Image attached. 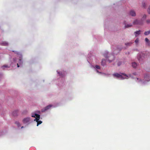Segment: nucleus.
<instances>
[{"mask_svg":"<svg viewBox=\"0 0 150 150\" xmlns=\"http://www.w3.org/2000/svg\"><path fill=\"white\" fill-rule=\"evenodd\" d=\"M114 77L117 78H120L122 79L128 78V76L124 73H121V74L116 73L113 74Z\"/></svg>","mask_w":150,"mask_h":150,"instance_id":"nucleus-1","label":"nucleus"},{"mask_svg":"<svg viewBox=\"0 0 150 150\" xmlns=\"http://www.w3.org/2000/svg\"><path fill=\"white\" fill-rule=\"evenodd\" d=\"M32 117H35V118L34 120H36L37 122V126H38L39 125L41 124L42 122L41 121H39V119L40 118V115L37 114H35L34 115H32Z\"/></svg>","mask_w":150,"mask_h":150,"instance_id":"nucleus-2","label":"nucleus"},{"mask_svg":"<svg viewBox=\"0 0 150 150\" xmlns=\"http://www.w3.org/2000/svg\"><path fill=\"white\" fill-rule=\"evenodd\" d=\"M133 24L134 25H142L143 24V21L142 19H136L133 22Z\"/></svg>","mask_w":150,"mask_h":150,"instance_id":"nucleus-3","label":"nucleus"},{"mask_svg":"<svg viewBox=\"0 0 150 150\" xmlns=\"http://www.w3.org/2000/svg\"><path fill=\"white\" fill-rule=\"evenodd\" d=\"M52 106V105H48L45 107L44 108L42 109L41 110V111L42 112H45L48 109H50Z\"/></svg>","mask_w":150,"mask_h":150,"instance_id":"nucleus-4","label":"nucleus"},{"mask_svg":"<svg viewBox=\"0 0 150 150\" xmlns=\"http://www.w3.org/2000/svg\"><path fill=\"white\" fill-rule=\"evenodd\" d=\"M108 54V52H106V53H105V54H104V56L105 57V58H107ZM110 57H111L112 58V59H108V60L109 62H112V61L113 60L114 58V56L113 55H111L110 56H109V57H108V58H110Z\"/></svg>","mask_w":150,"mask_h":150,"instance_id":"nucleus-5","label":"nucleus"},{"mask_svg":"<svg viewBox=\"0 0 150 150\" xmlns=\"http://www.w3.org/2000/svg\"><path fill=\"white\" fill-rule=\"evenodd\" d=\"M30 121V118L29 117H26L24 118L23 120V122L24 124L28 123Z\"/></svg>","mask_w":150,"mask_h":150,"instance_id":"nucleus-6","label":"nucleus"},{"mask_svg":"<svg viewBox=\"0 0 150 150\" xmlns=\"http://www.w3.org/2000/svg\"><path fill=\"white\" fill-rule=\"evenodd\" d=\"M129 13L132 16H136L135 12L133 10L130 11Z\"/></svg>","mask_w":150,"mask_h":150,"instance_id":"nucleus-7","label":"nucleus"},{"mask_svg":"<svg viewBox=\"0 0 150 150\" xmlns=\"http://www.w3.org/2000/svg\"><path fill=\"white\" fill-rule=\"evenodd\" d=\"M145 40L146 43V44L149 46H150V41H149L147 38H145Z\"/></svg>","mask_w":150,"mask_h":150,"instance_id":"nucleus-8","label":"nucleus"},{"mask_svg":"<svg viewBox=\"0 0 150 150\" xmlns=\"http://www.w3.org/2000/svg\"><path fill=\"white\" fill-rule=\"evenodd\" d=\"M134 34H135V36L137 37L138 35L140 34V31L139 30V31H137L134 32Z\"/></svg>","mask_w":150,"mask_h":150,"instance_id":"nucleus-9","label":"nucleus"},{"mask_svg":"<svg viewBox=\"0 0 150 150\" xmlns=\"http://www.w3.org/2000/svg\"><path fill=\"white\" fill-rule=\"evenodd\" d=\"M132 65L133 67L135 68L137 67V64L136 62H134L132 63Z\"/></svg>","mask_w":150,"mask_h":150,"instance_id":"nucleus-10","label":"nucleus"},{"mask_svg":"<svg viewBox=\"0 0 150 150\" xmlns=\"http://www.w3.org/2000/svg\"><path fill=\"white\" fill-rule=\"evenodd\" d=\"M105 60L103 59L101 61V65L103 66H104L105 64Z\"/></svg>","mask_w":150,"mask_h":150,"instance_id":"nucleus-11","label":"nucleus"},{"mask_svg":"<svg viewBox=\"0 0 150 150\" xmlns=\"http://www.w3.org/2000/svg\"><path fill=\"white\" fill-rule=\"evenodd\" d=\"M132 44V42H130L127 43H125V45H126L127 46H131Z\"/></svg>","mask_w":150,"mask_h":150,"instance_id":"nucleus-12","label":"nucleus"},{"mask_svg":"<svg viewBox=\"0 0 150 150\" xmlns=\"http://www.w3.org/2000/svg\"><path fill=\"white\" fill-rule=\"evenodd\" d=\"M150 34V30L148 31L145 32L144 34L145 35H147Z\"/></svg>","mask_w":150,"mask_h":150,"instance_id":"nucleus-13","label":"nucleus"},{"mask_svg":"<svg viewBox=\"0 0 150 150\" xmlns=\"http://www.w3.org/2000/svg\"><path fill=\"white\" fill-rule=\"evenodd\" d=\"M132 26V24H127V25H125V28H128L129 27H131Z\"/></svg>","mask_w":150,"mask_h":150,"instance_id":"nucleus-14","label":"nucleus"},{"mask_svg":"<svg viewBox=\"0 0 150 150\" xmlns=\"http://www.w3.org/2000/svg\"><path fill=\"white\" fill-rule=\"evenodd\" d=\"M15 123L17 125L18 127H20L21 126V124L19 122H16Z\"/></svg>","mask_w":150,"mask_h":150,"instance_id":"nucleus-15","label":"nucleus"},{"mask_svg":"<svg viewBox=\"0 0 150 150\" xmlns=\"http://www.w3.org/2000/svg\"><path fill=\"white\" fill-rule=\"evenodd\" d=\"M17 111H15L13 112V115L14 116H16L17 115Z\"/></svg>","mask_w":150,"mask_h":150,"instance_id":"nucleus-16","label":"nucleus"},{"mask_svg":"<svg viewBox=\"0 0 150 150\" xmlns=\"http://www.w3.org/2000/svg\"><path fill=\"white\" fill-rule=\"evenodd\" d=\"M2 44L4 46H7L8 45V43L6 42H4L2 43Z\"/></svg>","mask_w":150,"mask_h":150,"instance_id":"nucleus-17","label":"nucleus"},{"mask_svg":"<svg viewBox=\"0 0 150 150\" xmlns=\"http://www.w3.org/2000/svg\"><path fill=\"white\" fill-rule=\"evenodd\" d=\"M139 41V39L138 38H137L136 39L135 41V42L137 44L138 43V42Z\"/></svg>","mask_w":150,"mask_h":150,"instance_id":"nucleus-18","label":"nucleus"},{"mask_svg":"<svg viewBox=\"0 0 150 150\" xmlns=\"http://www.w3.org/2000/svg\"><path fill=\"white\" fill-rule=\"evenodd\" d=\"M95 67L96 69H100V66L98 65H96L95 66Z\"/></svg>","mask_w":150,"mask_h":150,"instance_id":"nucleus-19","label":"nucleus"},{"mask_svg":"<svg viewBox=\"0 0 150 150\" xmlns=\"http://www.w3.org/2000/svg\"><path fill=\"white\" fill-rule=\"evenodd\" d=\"M146 22L148 24L150 23V19H147L146 21Z\"/></svg>","mask_w":150,"mask_h":150,"instance_id":"nucleus-20","label":"nucleus"},{"mask_svg":"<svg viewBox=\"0 0 150 150\" xmlns=\"http://www.w3.org/2000/svg\"><path fill=\"white\" fill-rule=\"evenodd\" d=\"M149 14H150V6L148 8V9L147 10Z\"/></svg>","mask_w":150,"mask_h":150,"instance_id":"nucleus-21","label":"nucleus"},{"mask_svg":"<svg viewBox=\"0 0 150 150\" xmlns=\"http://www.w3.org/2000/svg\"><path fill=\"white\" fill-rule=\"evenodd\" d=\"M146 14H144V15H143V18H146Z\"/></svg>","mask_w":150,"mask_h":150,"instance_id":"nucleus-22","label":"nucleus"},{"mask_svg":"<svg viewBox=\"0 0 150 150\" xmlns=\"http://www.w3.org/2000/svg\"><path fill=\"white\" fill-rule=\"evenodd\" d=\"M8 67L7 66V65H4L2 67Z\"/></svg>","mask_w":150,"mask_h":150,"instance_id":"nucleus-23","label":"nucleus"},{"mask_svg":"<svg viewBox=\"0 0 150 150\" xmlns=\"http://www.w3.org/2000/svg\"><path fill=\"white\" fill-rule=\"evenodd\" d=\"M121 64V63H118L117 65L118 66H119Z\"/></svg>","mask_w":150,"mask_h":150,"instance_id":"nucleus-24","label":"nucleus"},{"mask_svg":"<svg viewBox=\"0 0 150 150\" xmlns=\"http://www.w3.org/2000/svg\"><path fill=\"white\" fill-rule=\"evenodd\" d=\"M17 67H19V66L18 65V64H17Z\"/></svg>","mask_w":150,"mask_h":150,"instance_id":"nucleus-25","label":"nucleus"},{"mask_svg":"<svg viewBox=\"0 0 150 150\" xmlns=\"http://www.w3.org/2000/svg\"><path fill=\"white\" fill-rule=\"evenodd\" d=\"M23 127L22 126L21 127V128H23Z\"/></svg>","mask_w":150,"mask_h":150,"instance_id":"nucleus-26","label":"nucleus"},{"mask_svg":"<svg viewBox=\"0 0 150 150\" xmlns=\"http://www.w3.org/2000/svg\"><path fill=\"white\" fill-rule=\"evenodd\" d=\"M96 71L97 72H98V70H97Z\"/></svg>","mask_w":150,"mask_h":150,"instance_id":"nucleus-27","label":"nucleus"}]
</instances>
